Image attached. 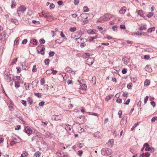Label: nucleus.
Segmentation results:
<instances>
[{
	"instance_id": "a18cd8bd",
	"label": "nucleus",
	"mask_w": 157,
	"mask_h": 157,
	"mask_svg": "<svg viewBox=\"0 0 157 157\" xmlns=\"http://www.w3.org/2000/svg\"><path fill=\"white\" fill-rule=\"evenodd\" d=\"M55 52L53 51H51L49 53V56H53L55 54Z\"/></svg>"
},
{
	"instance_id": "a19ab883",
	"label": "nucleus",
	"mask_w": 157,
	"mask_h": 157,
	"mask_svg": "<svg viewBox=\"0 0 157 157\" xmlns=\"http://www.w3.org/2000/svg\"><path fill=\"white\" fill-rule=\"evenodd\" d=\"M63 42V40L60 39H58L55 40V42L56 43L60 44Z\"/></svg>"
},
{
	"instance_id": "393cba45",
	"label": "nucleus",
	"mask_w": 157,
	"mask_h": 157,
	"mask_svg": "<svg viewBox=\"0 0 157 157\" xmlns=\"http://www.w3.org/2000/svg\"><path fill=\"white\" fill-rule=\"evenodd\" d=\"M150 83V81L148 79H146L144 82V85L146 86H148Z\"/></svg>"
},
{
	"instance_id": "13d9d810",
	"label": "nucleus",
	"mask_w": 157,
	"mask_h": 157,
	"mask_svg": "<svg viewBox=\"0 0 157 157\" xmlns=\"http://www.w3.org/2000/svg\"><path fill=\"white\" fill-rule=\"evenodd\" d=\"M121 72L123 74H125L127 72V69L125 68H124L122 70Z\"/></svg>"
},
{
	"instance_id": "dca6fc26",
	"label": "nucleus",
	"mask_w": 157,
	"mask_h": 157,
	"mask_svg": "<svg viewBox=\"0 0 157 157\" xmlns=\"http://www.w3.org/2000/svg\"><path fill=\"white\" fill-rule=\"evenodd\" d=\"M65 71L69 73H71L72 72L73 70L69 67H67L65 69Z\"/></svg>"
},
{
	"instance_id": "4c0bfd02",
	"label": "nucleus",
	"mask_w": 157,
	"mask_h": 157,
	"mask_svg": "<svg viewBox=\"0 0 157 157\" xmlns=\"http://www.w3.org/2000/svg\"><path fill=\"white\" fill-rule=\"evenodd\" d=\"M83 11L84 12H88L89 11V9L86 6H85L83 7Z\"/></svg>"
},
{
	"instance_id": "6ab92c4d",
	"label": "nucleus",
	"mask_w": 157,
	"mask_h": 157,
	"mask_svg": "<svg viewBox=\"0 0 157 157\" xmlns=\"http://www.w3.org/2000/svg\"><path fill=\"white\" fill-rule=\"evenodd\" d=\"M145 69L146 71L149 72L152 71L151 69L148 66H146L145 68Z\"/></svg>"
},
{
	"instance_id": "4be33fe9",
	"label": "nucleus",
	"mask_w": 157,
	"mask_h": 157,
	"mask_svg": "<svg viewBox=\"0 0 157 157\" xmlns=\"http://www.w3.org/2000/svg\"><path fill=\"white\" fill-rule=\"evenodd\" d=\"M155 27H152L151 28H149L147 31L148 33H151L152 32L154 31L155 30Z\"/></svg>"
},
{
	"instance_id": "680f3d73",
	"label": "nucleus",
	"mask_w": 157,
	"mask_h": 157,
	"mask_svg": "<svg viewBox=\"0 0 157 157\" xmlns=\"http://www.w3.org/2000/svg\"><path fill=\"white\" fill-rule=\"evenodd\" d=\"M151 147H147L145 149V151H149L151 150Z\"/></svg>"
},
{
	"instance_id": "412c9836",
	"label": "nucleus",
	"mask_w": 157,
	"mask_h": 157,
	"mask_svg": "<svg viewBox=\"0 0 157 157\" xmlns=\"http://www.w3.org/2000/svg\"><path fill=\"white\" fill-rule=\"evenodd\" d=\"M72 128L71 126L69 124H67L66 127H65V128L67 131H71Z\"/></svg>"
},
{
	"instance_id": "b1692460",
	"label": "nucleus",
	"mask_w": 157,
	"mask_h": 157,
	"mask_svg": "<svg viewBox=\"0 0 157 157\" xmlns=\"http://www.w3.org/2000/svg\"><path fill=\"white\" fill-rule=\"evenodd\" d=\"M113 96V95H109L106 97L105 100L106 101H108L109 100L111 99Z\"/></svg>"
},
{
	"instance_id": "de8ad7c7",
	"label": "nucleus",
	"mask_w": 157,
	"mask_h": 157,
	"mask_svg": "<svg viewBox=\"0 0 157 157\" xmlns=\"http://www.w3.org/2000/svg\"><path fill=\"white\" fill-rule=\"evenodd\" d=\"M132 83H130L128 84L127 85V88L129 89H131V87L132 86Z\"/></svg>"
},
{
	"instance_id": "f3484780",
	"label": "nucleus",
	"mask_w": 157,
	"mask_h": 157,
	"mask_svg": "<svg viewBox=\"0 0 157 157\" xmlns=\"http://www.w3.org/2000/svg\"><path fill=\"white\" fill-rule=\"evenodd\" d=\"M10 20L16 25H18L19 24V21L17 19H14L13 18H11Z\"/></svg>"
},
{
	"instance_id": "bb28decb",
	"label": "nucleus",
	"mask_w": 157,
	"mask_h": 157,
	"mask_svg": "<svg viewBox=\"0 0 157 157\" xmlns=\"http://www.w3.org/2000/svg\"><path fill=\"white\" fill-rule=\"evenodd\" d=\"M40 155V152L39 151L36 152L34 154L35 157H39Z\"/></svg>"
},
{
	"instance_id": "c9c22d12",
	"label": "nucleus",
	"mask_w": 157,
	"mask_h": 157,
	"mask_svg": "<svg viewBox=\"0 0 157 157\" xmlns=\"http://www.w3.org/2000/svg\"><path fill=\"white\" fill-rule=\"evenodd\" d=\"M34 95L35 96H36L39 98H41L42 96L41 94L40 93H35Z\"/></svg>"
},
{
	"instance_id": "774afa93",
	"label": "nucleus",
	"mask_w": 157,
	"mask_h": 157,
	"mask_svg": "<svg viewBox=\"0 0 157 157\" xmlns=\"http://www.w3.org/2000/svg\"><path fill=\"white\" fill-rule=\"evenodd\" d=\"M120 27L121 29H125L126 28L125 25H121L120 26Z\"/></svg>"
},
{
	"instance_id": "338daca9",
	"label": "nucleus",
	"mask_w": 157,
	"mask_h": 157,
	"mask_svg": "<svg viewBox=\"0 0 157 157\" xmlns=\"http://www.w3.org/2000/svg\"><path fill=\"white\" fill-rule=\"evenodd\" d=\"M99 134V132H96L94 133V136L95 137H98L99 136V135H98Z\"/></svg>"
},
{
	"instance_id": "f8f14e48",
	"label": "nucleus",
	"mask_w": 157,
	"mask_h": 157,
	"mask_svg": "<svg viewBox=\"0 0 157 157\" xmlns=\"http://www.w3.org/2000/svg\"><path fill=\"white\" fill-rule=\"evenodd\" d=\"M38 82V81L37 80H35L33 81L32 83V85L33 87L36 86Z\"/></svg>"
},
{
	"instance_id": "ddd939ff",
	"label": "nucleus",
	"mask_w": 157,
	"mask_h": 157,
	"mask_svg": "<svg viewBox=\"0 0 157 157\" xmlns=\"http://www.w3.org/2000/svg\"><path fill=\"white\" fill-rule=\"evenodd\" d=\"M97 31L96 30H88L87 33L89 34H96Z\"/></svg>"
},
{
	"instance_id": "aec40b11",
	"label": "nucleus",
	"mask_w": 157,
	"mask_h": 157,
	"mask_svg": "<svg viewBox=\"0 0 157 157\" xmlns=\"http://www.w3.org/2000/svg\"><path fill=\"white\" fill-rule=\"evenodd\" d=\"M90 55L89 53H85L82 55V56L84 58H86L89 56Z\"/></svg>"
},
{
	"instance_id": "7c9ffc66",
	"label": "nucleus",
	"mask_w": 157,
	"mask_h": 157,
	"mask_svg": "<svg viewBox=\"0 0 157 157\" xmlns=\"http://www.w3.org/2000/svg\"><path fill=\"white\" fill-rule=\"evenodd\" d=\"M139 124V122H137L136 123V124H135L132 127V128H131V131H133L134 129L136 128V127L137 126H138Z\"/></svg>"
},
{
	"instance_id": "423d86ee",
	"label": "nucleus",
	"mask_w": 157,
	"mask_h": 157,
	"mask_svg": "<svg viewBox=\"0 0 157 157\" xmlns=\"http://www.w3.org/2000/svg\"><path fill=\"white\" fill-rule=\"evenodd\" d=\"M127 117L122 118L120 121V124L122 127H124L126 124Z\"/></svg>"
},
{
	"instance_id": "7ed1b4c3",
	"label": "nucleus",
	"mask_w": 157,
	"mask_h": 157,
	"mask_svg": "<svg viewBox=\"0 0 157 157\" xmlns=\"http://www.w3.org/2000/svg\"><path fill=\"white\" fill-rule=\"evenodd\" d=\"M84 117L83 116H81L79 117H77V121H76L75 123H76L77 124H83L84 121Z\"/></svg>"
},
{
	"instance_id": "4d7b16f0",
	"label": "nucleus",
	"mask_w": 157,
	"mask_h": 157,
	"mask_svg": "<svg viewBox=\"0 0 157 157\" xmlns=\"http://www.w3.org/2000/svg\"><path fill=\"white\" fill-rule=\"evenodd\" d=\"M24 157H27L28 155V153H27L25 151H23V154H22Z\"/></svg>"
},
{
	"instance_id": "39448f33",
	"label": "nucleus",
	"mask_w": 157,
	"mask_h": 157,
	"mask_svg": "<svg viewBox=\"0 0 157 157\" xmlns=\"http://www.w3.org/2000/svg\"><path fill=\"white\" fill-rule=\"evenodd\" d=\"M62 118V116L61 115H53L52 117V119L53 120L58 121L61 120Z\"/></svg>"
},
{
	"instance_id": "1a4fd4ad",
	"label": "nucleus",
	"mask_w": 157,
	"mask_h": 157,
	"mask_svg": "<svg viewBox=\"0 0 157 157\" xmlns=\"http://www.w3.org/2000/svg\"><path fill=\"white\" fill-rule=\"evenodd\" d=\"M39 15L41 17H44L46 18H48V17H51V16H48L45 13L42 12L41 13H39Z\"/></svg>"
},
{
	"instance_id": "a878e982",
	"label": "nucleus",
	"mask_w": 157,
	"mask_h": 157,
	"mask_svg": "<svg viewBox=\"0 0 157 157\" xmlns=\"http://www.w3.org/2000/svg\"><path fill=\"white\" fill-rule=\"evenodd\" d=\"M50 60L49 59H46L44 61L45 64L46 65H48L49 64Z\"/></svg>"
},
{
	"instance_id": "c03bdc74",
	"label": "nucleus",
	"mask_w": 157,
	"mask_h": 157,
	"mask_svg": "<svg viewBox=\"0 0 157 157\" xmlns=\"http://www.w3.org/2000/svg\"><path fill=\"white\" fill-rule=\"evenodd\" d=\"M19 40V38L18 37L15 39L14 41V44L15 45H17L18 44V41Z\"/></svg>"
},
{
	"instance_id": "f704fd0d",
	"label": "nucleus",
	"mask_w": 157,
	"mask_h": 157,
	"mask_svg": "<svg viewBox=\"0 0 157 157\" xmlns=\"http://www.w3.org/2000/svg\"><path fill=\"white\" fill-rule=\"evenodd\" d=\"M32 23L36 25H39L40 24V22L38 21L33 20L32 21Z\"/></svg>"
},
{
	"instance_id": "473e14b6",
	"label": "nucleus",
	"mask_w": 157,
	"mask_h": 157,
	"mask_svg": "<svg viewBox=\"0 0 157 157\" xmlns=\"http://www.w3.org/2000/svg\"><path fill=\"white\" fill-rule=\"evenodd\" d=\"M6 80L8 82H10L12 80V78L11 75H9L7 76Z\"/></svg>"
},
{
	"instance_id": "09e8293b",
	"label": "nucleus",
	"mask_w": 157,
	"mask_h": 157,
	"mask_svg": "<svg viewBox=\"0 0 157 157\" xmlns=\"http://www.w3.org/2000/svg\"><path fill=\"white\" fill-rule=\"evenodd\" d=\"M21 102L25 106H27V104L26 101L24 100H21Z\"/></svg>"
},
{
	"instance_id": "20e7f679",
	"label": "nucleus",
	"mask_w": 157,
	"mask_h": 157,
	"mask_svg": "<svg viewBox=\"0 0 157 157\" xmlns=\"http://www.w3.org/2000/svg\"><path fill=\"white\" fill-rule=\"evenodd\" d=\"M89 14L87 13H83L81 14L80 15V16L81 17H85V19L83 21V24L84 25L86 24L89 21L87 19V18L88 17V16Z\"/></svg>"
},
{
	"instance_id": "37998d69",
	"label": "nucleus",
	"mask_w": 157,
	"mask_h": 157,
	"mask_svg": "<svg viewBox=\"0 0 157 157\" xmlns=\"http://www.w3.org/2000/svg\"><path fill=\"white\" fill-rule=\"evenodd\" d=\"M40 43L41 44H44L45 43V41L43 39H41L39 40Z\"/></svg>"
},
{
	"instance_id": "9b49d317",
	"label": "nucleus",
	"mask_w": 157,
	"mask_h": 157,
	"mask_svg": "<svg viewBox=\"0 0 157 157\" xmlns=\"http://www.w3.org/2000/svg\"><path fill=\"white\" fill-rule=\"evenodd\" d=\"M21 65L23 70H26L28 69V67L26 66V63H21Z\"/></svg>"
},
{
	"instance_id": "ea45409f",
	"label": "nucleus",
	"mask_w": 157,
	"mask_h": 157,
	"mask_svg": "<svg viewBox=\"0 0 157 157\" xmlns=\"http://www.w3.org/2000/svg\"><path fill=\"white\" fill-rule=\"evenodd\" d=\"M87 113L89 114L90 115H92L97 116V117L99 116V115L98 114L95 113H93L92 112H88Z\"/></svg>"
},
{
	"instance_id": "e2e57ef3",
	"label": "nucleus",
	"mask_w": 157,
	"mask_h": 157,
	"mask_svg": "<svg viewBox=\"0 0 157 157\" xmlns=\"http://www.w3.org/2000/svg\"><path fill=\"white\" fill-rule=\"evenodd\" d=\"M122 112L121 110H119L118 112V115L119 116V117L121 118V115L122 114Z\"/></svg>"
},
{
	"instance_id": "6e6d98bb",
	"label": "nucleus",
	"mask_w": 157,
	"mask_h": 157,
	"mask_svg": "<svg viewBox=\"0 0 157 157\" xmlns=\"http://www.w3.org/2000/svg\"><path fill=\"white\" fill-rule=\"evenodd\" d=\"M54 7L55 5L53 3H51L50 6V9L51 10H52L54 8Z\"/></svg>"
},
{
	"instance_id": "72a5a7b5",
	"label": "nucleus",
	"mask_w": 157,
	"mask_h": 157,
	"mask_svg": "<svg viewBox=\"0 0 157 157\" xmlns=\"http://www.w3.org/2000/svg\"><path fill=\"white\" fill-rule=\"evenodd\" d=\"M36 64H35L33 66L32 71L34 73L36 72L37 71V69L36 68Z\"/></svg>"
},
{
	"instance_id": "2eb2a0df",
	"label": "nucleus",
	"mask_w": 157,
	"mask_h": 157,
	"mask_svg": "<svg viewBox=\"0 0 157 157\" xmlns=\"http://www.w3.org/2000/svg\"><path fill=\"white\" fill-rule=\"evenodd\" d=\"M87 88L86 85L85 84H83L81 85L80 89L83 90H86Z\"/></svg>"
},
{
	"instance_id": "4468645a",
	"label": "nucleus",
	"mask_w": 157,
	"mask_h": 157,
	"mask_svg": "<svg viewBox=\"0 0 157 157\" xmlns=\"http://www.w3.org/2000/svg\"><path fill=\"white\" fill-rule=\"evenodd\" d=\"M37 40L35 39H32L30 41V44H32L33 45H36L37 44Z\"/></svg>"
},
{
	"instance_id": "864d4df0",
	"label": "nucleus",
	"mask_w": 157,
	"mask_h": 157,
	"mask_svg": "<svg viewBox=\"0 0 157 157\" xmlns=\"http://www.w3.org/2000/svg\"><path fill=\"white\" fill-rule=\"evenodd\" d=\"M45 83V79L44 78H42L40 80V84L41 85H43Z\"/></svg>"
},
{
	"instance_id": "5fc2aeb1",
	"label": "nucleus",
	"mask_w": 157,
	"mask_h": 157,
	"mask_svg": "<svg viewBox=\"0 0 157 157\" xmlns=\"http://www.w3.org/2000/svg\"><path fill=\"white\" fill-rule=\"evenodd\" d=\"M155 120H157V117L156 116L153 117L151 119V121L152 122H154Z\"/></svg>"
},
{
	"instance_id": "49530a36",
	"label": "nucleus",
	"mask_w": 157,
	"mask_h": 157,
	"mask_svg": "<svg viewBox=\"0 0 157 157\" xmlns=\"http://www.w3.org/2000/svg\"><path fill=\"white\" fill-rule=\"evenodd\" d=\"M37 136H38L37 135H36V136H33V137L31 138L32 141H33L35 140L36 139L37 140V142H38V140L37 139Z\"/></svg>"
},
{
	"instance_id": "a211bd4d",
	"label": "nucleus",
	"mask_w": 157,
	"mask_h": 157,
	"mask_svg": "<svg viewBox=\"0 0 157 157\" xmlns=\"http://www.w3.org/2000/svg\"><path fill=\"white\" fill-rule=\"evenodd\" d=\"M146 25L145 24H144L143 25H142L140 27L139 29L140 30H146Z\"/></svg>"
},
{
	"instance_id": "f03ea898",
	"label": "nucleus",
	"mask_w": 157,
	"mask_h": 157,
	"mask_svg": "<svg viewBox=\"0 0 157 157\" xmlns=\"http://www.w3.org/2000/svg\"><path fill=\"white\" fill-rule=\"evenodd\" d=\"M24 132H26L29 136L32 134V131L31 128L28 126L24 127Z\"/></svg>"
},
{
	"instance_id": "052dcab7",
	"label": "nucleus",
	"mask_w": 157,
	"mask_h": 157,
	"mask_svg": "<svg viewBox=\"0 0 157 157\" xmlns=\"http://www.w3.org/2000/svg\"><path fill=\"white\" fill-rule=\"evenodd\" d=\"M28 40L27 39H24L22 41V44H26Z\"/></svg>"
},
{
	"instance_id": "0eeeda50",
	"label": "nucleus",
	"mask_w": 157,
	"mask_h": 157,
	"mask_svg": "<svg viewBox=\"0 0 157 157\" xmlns=\"http://www.w3.org/2000/svg\"><path fill=\"white\" fill-rule=\"evenodd\" d=\"M104 19L106 20L105 21H107L109 19L112 17V15L110 14L107 13L103 16Z\"/></svg>"
},
{
	"instance_id": "cd10ccee",
	"label": "nucleus",
	"mask_w": 157,
	"mask_h": 157,
	"mask_svg": "<svg viewBox=\"0 0 157 157\" xmlns=\"http://www.w3.org/2000/svg\"><path fill=\"white\" fill-rule=\"evenodd\" d=\"M154 13L152 12L149 13L147 15V17L148 18L151 17L153 15Z\"/></svg>"
},
{
	"instance_id": "2f4dec72",
	"label": "nucleus",
	"mask_w": 157,
	"mask_h": 157,
	"mask_svg": "<svg viewBox=\"0 0 157 157\" xmlns=\"http://www.w3.org/2000/svg\"><path fill=\"white\" fill-rule=\"evenodd\" d=\"M105 20H106L104 19L103 17V16L101 17L98 19L97 20V21L98 22H101L102 21H105Z\"/></svg>"
},
{
	"instance_id": "e433bc0d",
	"label": "nucleus",
	"mask_w": 157,
	"mask_h": 157,
	"mask_svg": "<svg viewBox=\"0 0 157 157\" xmlns=\"http://www.w3.org/2000/svg\"><path fill=\"white\" fill-rule=\"evenodd\" d=\"M45 48H44V47H42V49H41L40 51V53H41V55H43L44 54L45 52H44V51H45Z\"/></svg>"
},
{
	"instance_id": "3c124183",
	"label": "nucleus",
	"mask_w": 157,
	"mask_h": 157,
	"mask_svg": "<svg viewBox=\"0 0 157 157\" xmlns=\"http://www.w3.org/2000/svg\"><path fill=\"white\" fill-rule=\"evenodd\" d=\"M15 86L16 87H18L20 86V85L19 82H15Z\"/></svg>"
},
{
	"instance_id": "0e129e2a",
	"label": "nucleus",
	"mask_w": 157,
	"mask_h": 157,
	"mask_svg": "<svg viewBox=\"0 0 157 157\" xmlns=\"http://www.w3.org/2000/svg\"><path fill=\"white\" fill-rule=\"evenodd\" d=\"M51 70L52 71V73L53 75H56V74L57 73V71L56 70H54V69H52Z\"/></svg>"
},
{
	"instance_id": "58836bf2",
	"label": "nucleus",
	"mask_w": 157,
	"mask_h": 157,
	"mask_svg": "<svg viewBox=\"0 0 157 157\" xmlns=\"http://www.w3.org/2000/svg\"><path fill=\"white\" fill-rule=\"evenodd\" d=\"M76 30V28L75 27H71L70 28L69 31L71 32H74Z\"/></svg>"
},
{
	"instance_id": "79ce46f5",
	"label": "nucleus",
	"mask_w": 157,
	"mask_h": 157,
	"mask_svg": "<svg viewBox=\"0 0 157 157\" xmlns=\"http://www.w3.org/2000/svg\"><path fill=\"white\" fill-rule=\"evenodd\" d=\"M83 153V151L82 150H79L77 152V154L79 156L81 157Z\"/></svg>"
},
{
	"instance_id": "69168bd1",
	"label": "nucleus",
	"mask_w": 157,
	"mask_h": 157,
	"mask_svg": "<svg viewBox=\"0 0 157 157\" xmlns=\"http://www.w3.org/2000/svg\"><path fill=\"white\" fill-rule=\"evenodd\" d=\"M16 143H17V142H15V141H13V140H12L10 142V145L11 146H13V145H14V144H15Z\"/></svg>"
},
{
	"instance_id": "5701e85b",
	"label": "nucleus",
	"mask_w": 157,
	"mask_h": 157,
	"mask_svg": "<svg viewBox=\"0 0 157 157\" xmlns=\"http://www.w3.org/2000/svg\"><path fill=\"white\" fill-rule=\"evenodd\" d=\"M20 9L21 11H22L23 13L26 10V8L23 6H20Z\"/></svg>"
},
{
	"instance_id": "c756f323",
	"label": "nucleus",
	"mask_w": 157,
	"mask_h": 157,
	"mask_svg": "<svg viewBox=\"0 0 157 157\" xmlns=\"http://www.w3.org/2000/svg\"><path fill=\"white\" fill-rule=\"evenodd\" d=\"M30 84L29 83L25 82L24 84L26 90H28Z\"/></svg>"
},
{
	"instance_id": "f257e3e1",
	"label": "nucleus",
	"mask_w": 157,
	"mask_h": 157,
	"mask_svg": "<svg viewBox=\"0 0 157 157\" xmlns=\"http://www.w3.org/2000/svg\"><path fill=\"white\" fill-rule=\"evenodd\" d=\"M101 153L102 155H109L112 153V151L111 149L107 148H103L101 150Z\"/></svg>"
},
{
	"instance_id": "9d476101",
	"label": "nucleus",
	"mask_w": 157,
	"mask_h": 157,
	"mask_svg": "<svg viewBox=\"0 0 157 157\" xmlns=\"http://www.w3.org/2000/svg\"><path fill=\"white\" fill-rule=\"evenodd\" d=\"M126 8L125 7H123L120 9L119 12L121 14H124L126 12Z\"/></svg>"
},
{
	"instance_id": "603ef678",
	"label": "nucleus",
	"mask_w": 157,
	"mask_h": 157,
	"mask_svg": "<svg viewBox=\"0 0 157 157\" xmlns=\"http://www.w3.org/2000/svg\"><path fill=\"white\" fill-rule=\"evenodd\" d=\"M149 97L148 96H147L144 98V102L145 104H146L147 100H148Z\"/></svg>"
},
{
	"instance_id": "bf43d9fd",
	"label": "nucleus",
	"mask_w": 157,
	"mask_h": 157,
	"mask_svg": "<svg viewBox=\"0 0 157 157\" xmlns=\"http://www.w3.org/2000/svg\"><path fill=\"white\" fill-rule=\"evenodd\" d=\"M144 156L145 157H149L150 156V154L148 152H146L145 153H144Z\"/></svg>"
},
{
	"instance_id": "8fccbe9b",
	"label": "nucleus",
	"mask_w": 157,
	"mask_h": 157,
	"mask_svg": "<svg viewBox=\"0 0 157 157\" xmlns=\"http://www.w3.org/2000/svg\"><path fill=\"white\" fill-rule=\"evenodd\" d=\"M116 102L119 103H121L122 102V100L121 98H119L116 100Z\"/></svg>"
},
{
	"instance_id": "6e6552de",
	"label": "nucleus",
	"mask_w": 157,
	"mask_h": 157,
	"mask_svg": "<svg viewBox=\"0 0 157 157\" xmlns=\"http://www.w3.org/2000/svg\"><path fill=\"white\" fill-rule=\"evenodd\" d=\"M94 62V59L93 58H88L87 60V63L90 65H92Z\"/></svg>"
},
{
	"instance_id": "c85d7f7f",
	"label": "nucleus",
	"mask_w": 157,
	"mask_h": 157,
	"mask_svg": "<svg viewBox=\"0 0 157 157\" xmlns=\"http://www.w3.org/2000/svg\"><path fill=\"white\" fill-rule=\"evenodd\" d=\"M27 101L29 102V105H31L33 102V100L30 97H29L28 98Z\"/></svg>"
}]
</instances>
